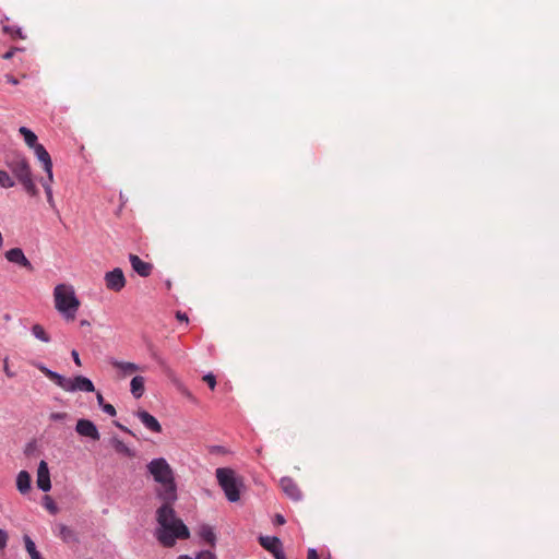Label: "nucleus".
Segmentation results:
<instances>
[{
    "mask_svg": "<svg viewBox=\"0 0 559 559\" xmlns=\"http://www.w3.org/2000/svg\"><path fill=\"white\" fill-rule=\"evenodd\" d=\"M64 391H67V392H75V391L94 392L95 386L88 378H86L84 376H76L74 378H68V382H67Z\"/></svg>",
    "mask_w": 559,
    "mask_h": 559,
    "instance_id": "423d86ee",
    "label": "nucleus"
},
{
    "mask_svg": "<svg viewBox=\"0 0 559 559\" xmlns=\"http://www.w3.org/2000/svg\"><path fill=\"white\" fill-rule=\"evenodd\" d=\"M110 443L117 453L129 457H132L134 455L133 451L120 439L112 438Z\"/></svg>",
    "mask_w": 559,
    "mask_h": 559,
    "instance_id": "6ab92c4d",
    "label": "nucleus"
},
{
    "mask_svg": "<svg viewBox=\"0 0 559 559\" xmlns=\"http://www.w3.org/2000/svg\"><path fill=\"white\" fill-rule=\"evenodd\" d=\"M216 478L225 492L226 498L230 502H236L240 499L239 488L242 483L236 477L233 469L226 467H219L216 469Z\"/></svg>",
    "mask_w": 559,
    "mask_h": 559,
    "instance_id": "39448f33",
    "label": "nucleus"
},
{
    "mask_svg": "<svg viewBox=\"0 0 559 559\" xmlns=\"http://www.w3.org/2000/svg\"><path fill=\"white\" fill-rule=\"evenodd\" d=\"M46 377L51 380L56 385H58L59 388H61L62 390L66 389V385H67V382H68V378L55 372V371H51L49 370L48 372H46Z\"/></svg>",
    "mask_w": 559,
    "mask_h": 559,
    "instance_id": "393cba45",
    "label": "nucleus"
},
{
    "mask_svg": "<svg viewBox=\"0 0 559 559\" xmlns=\"http://www.w3.org/2000/svg\"><path fill=\"white\" fill-rule=\"evenodd\" d=\"M203 381L207 383L211 390H214L216 386L215 376L212 373H207L203 377Z\"/></svg>",
    "mask_w": 559,
    "mask_h": 559,
    "instance_id": "2f4dec72",
    "label": "nucleus"
},
{
    "mask_svg": "<svg viewBox=\"0 0 559 559\" xmlns=\"http://www.w3.org/2000/svg\"><path fill=\"white\" fill-rule=\"evenodd\" d=\"M136 417L141 420V423L151 431L159 433L162 432V426L158 420L151 415L148 412L144 409H140L136 412Z\"/></svg>",
    "mask_w": 559,
    "mask_h": 559,
    "instance_id": "2eb2a0df",
    "label": "nucleus"
},
{
    "mask_svg": "<svg viewBox=\"0 0 559 559\" xmlns=\"http://www.w3.org/2000/svg\"><path fill=\"white\" fill-rule=\"evenodd\" d=\"M129 260L134 272L140 276L146 277L151 275L153 265L148 262H144L136 254H130Z\"/></svg>",
    "mask_w": 559,
    "mask_h": 559,
    "instance_id": "4468645a",
    "label": "nucleus"
},
{
    "mask_svg": "<svg viewBox=\"0 0 559 559\" xmlns=\"http://www.w3.org/2000/svg\"><path fill=\"white\" fill-rule=\"evenodd\" d=\"M97 402L99 405H102V406L104 405V397L100 393H97Z\"/></svg>",
    "mask_w": 559,
    "mask_h": 559,
    "instance_id": "a19ab883",
    "label": "nucleus"
},
{
    "mask_svg": "<svg viewBox=\"0 0 559 559\" xmlns=\"http://www.w3.org/2000/svg\"><path fill=\"white\" fill-rule=\"evenodd\" d=\"M13 53H14V52H13V50H10V51H8V52H5V53L3 55V58H4V59H10V58H12Z\"/></svg>",
    "mask_w": 559,
    "mask_h": 559,
    "instance_id": "37998d69",
    "label": "nucleus"
},
{
    "mask_svg": "<svg viewBox=\"0 0 559 559\" xmlns=\"http://www.w3.org/2000/svg\"><path fill=\"white\" fill-rule=\"evenodd\" d=\"M103 411L108 414L109 416L116 415V408L111 404H104Z\"/></svg>",
    "mask_w": 559,
    "mask_h": 559,
    "instance_id": "f704fd0d",
    "label": "nucleus"
},
{
    "mask_svg": "<svg viewBox=\"0 0 559 559\" xmlns=\"http://www.w3.org/2000/svg\"><path fill=\"white\" fill-rule=\"evenodd\" d=\"M32 334L43 343H49L51 341L50 335L39 323H36L32 326Z\"/></svg>",
    "mask_w": 559,
    "mask_h": 559,
    "instance_id": "412c9836",
    "label": "nucleus"
},
{
    "mask_svg": "<svg viewBox=\"0 0 559 559\" xmlns=\"http://www.w3.org/2000/svg\"><path fill=\"white\" fill-rule=\"evenodd\" d=\"M280 486L284 493L294 501L301 499V491L297 484L290 477H283L280 481Z\"/></svg>",
    "mask_w": 559,
    "mask_h": 559,
    "instance_id": "ddd939ff",
    "label": "nucleus"
},
{
    "mask_svg": "<svg viewBox=\"0 0 559 559\" xmlns=\"http://www.w3.org/2000/svg\"><path fill=\"white\" fill-rule=\"evenodd\" d=\"M37 487L43 491H49L51 488L50 473L46 461H40L37 468Z\"/></svg>",
    "mask_w": 559,
    "mask_h": 559,
    "instance_id": "f8f14e48",
    "label": "nucleus"
},
{
    "mask_svg": "<svg viewBox=\"0 0 559 559\" xmlns=\"http://www.w3.org/2000/svg\"><path fill=\"white\" fill-rule=\"evenodd\" d=\"M178 559H192V558L187 555H181L178 557Z\"/></svg>",
    "mask_w": 559,
    "mask_h": 559,
    "instance_id": "49530a36",
    "label": "nucleus"
},
{
    "mask_svg": "<svg viewBox=\"0 0 559 559\" xmlns=\"http://www.w3.org/2000/svg\"><path fill=\"white\" fill-rule=\"evenodd\" d=\"M68 418V414L64 412H55L49 415V419L52 421H61Z\"/></svg>",
    "mask_w": 559,
    "mask_h": 559,
    "instance_id": "7c9ffc66",
    "label": "nucleus"
},
{
    "mask_svg": "<svg viewBox=\"0 0 559 559\" xmlns=\"http://www.w3.org/2000/svg\"><path fill=\"white\" fill-rule=\"evenodd\" d=\"M115 425H116L119 429H121L122 431L128 432V433H130V435H133V433H132V431H131L130 429H128L127 427H124L123 425H121V424H119V423H115Z\"/></svg>",
    "mask_w": 559,
    "mask_h": 559,
    "instance_id": "ea45409f",
    "label": "nucleus"
},
{
    "mask_svg": "<svg viewBox=\"0 0 559 559\" xmlns=\"http://www.w3.org/2000/svg\"><path fill=\"white\" fill-rule=\"evenodd\" d=\"M112 367L121 372V377L130 376L136 371L142 370L140 366L134 362L114 360Z\"/></svg>",
    "mask_w": 559,
    "mask_h": 559,
    "instance_id": "dca6fc26",
    "label": "nucleus"
},
{
    "mask_svg": "<svg viewBox=\"0 0 559 559\" xmlns=\"http://www.w3.org/2000/svg\"><path fill=\"white\" fill-rule=\"evenodd\" d=\"M71 356H72L73 361L75 362V365H76V366H79V367H81V366H82V362H81V359H80L79 353H78L76 350H72Z\"/></svg>",
    "mask_w": 559,
    "mask_h": 559,
    "instance_id": "c9c22d12",
    "label": "nucleus"
},
{
    "mask_svg": "<svg viewBox=\"0 0 559 559\" xmlns=\"http://www.w3.org/2000/svg\"><path fill=\"white\" fill-rule=\"evenodd\" d=\"M75 431L81 437H86L93 441H98L100 439V433L96 425L90 419H79L76 421Z\"/></svg>",
    "mask_w": 559,
    "mask_h": 559,
    "instance_id": "6e6552de",
    "label": "nucleus"
},
{
    "mask_svg": "<svg viewBox=\"0 0 559 559\" xmlns=\"http://www.w3.org/2000/svg\"><path fill=\"white\" fill-rule=\"evenodd\" d=\"M8 82L12 84H17V80H15L13 76H8Z\"/></svg>",
    "mask_w": 559,
    "mask_h": 559,
    "instance_id": "c03bdc74",
    "label": "nucleus"
},
{
    "mask_svg": "<svg viewBox=\"0 0 559 559\" xmlns=\"http://www.w3.org/2000/svg\"><path fill=\"white\" fill-rule=\"evenodd\" d=\"M38 369L46 376V372H48L50 369H48L47 367L40 365L38 366Z\"/></svg>",
    "mask_w": 559,
    "mask_h": 559,
    "instance_id": "79ce46f5",
    "label": "nucleus"
},
{
    "mask_svg": "<svg viewBox=\"0 0 559 559\" xmlns=\"http://www.w3.org/2000/svg\"><path fill=\"white\" fill-rule=\"evenodd\" d=\"M147 469L160 487L157 496L163 502H175L177 500V487L174 473L165 459H154L147 464Z\"/></svg>",
    "mask_w": 559,
    "mask_h": 559,
    "instance_id": "f03ea898",
    "label": "nucleus"
},
{
    "mask_svg": "<svg viewBox=\"0 0 559 559\" xmlns=\"http://www.w3.org/2000/svg\"><path fill=\"white\" fill-rule=\"evenodd\" d=\"M3 32L11 35L12 37H20V38H23L22 36V31L20 28H16L15 26H8V25H4L3 26Z\"/></svg>",
    "mask_w": 559,
    "mask_h": 559,
    "instance_id": "c85d7f7f",
    "label": "nucleus"
},
{
    "mask_svg": "<svg viewBox=\"0 0 559 559\" xmlns=\"http://www.w3.org/2000/svg\"><path fill=\"white\" fill-rule=\"evenodd\" d=\"M106 287L114 292H120L126 286V277L121 269L117 267L105 275Z\"/></svg>",
    "mask_w": 559,
    "mask_h": 559,
    "instance_id": "1a4fd4ad",
    "label": "nucleus"
},
{
    "mask_svg": "<svg viewBox=\"0 0 559 559\" xmlns=\"http://www.w3.org/2000/svg\"><path fill=\"white\" fill-rule=\"evenodd\" d=\"M259 543L265 550L271 552L275 559H286L283 551V545L280 538L271 536H260Z\"/></svg>",
    "mask_w": 559,
    "mask_h": 559,
    "instance_id": "0eeeda50",
    "label": "nucleus"
},
{
    "mask_svg": "<svg viewBox=\"0 0 559 559\" xmlns=\"http://www.w3.org/2000/svg\"><path fill=\"white\" fill-rule=\"evenodd\" d=\"M16 487L21 493H26L31 489V475L26 471H21L16 477Z\"/></svg>",
    "mask_w": 559,
    "mask_h": 559,
    "instance_id": "f3484780",
    "label": "nucleus"
},
{
    "mask_svg": "<svg viewBox=\"0 0 559 559\" xmlns=\"http://www.w3.org/2000/svg\"><path fill=\"white\" fill-rule=\"evenodd\" d=\"M46 377L51 380L56 385H58L59 388H61L62 390L66 389V385H67V382H68V378L55 372V371H51L49 370L48 372H46Z\"/></svg>",
    "mask_w": 559,
    "mask_h": 559,
    "instance_id": "a878e982",
    "label": "nucleus"
},
{
    "mask_svg": "<svg viewBox=\"0 0 559 559\" xmlns=\"http://www.w3.org/2000/svg\"><path fill=\"white\" fill-rule=\"evenodd\" d=\"M202 539H204L206 543H209L211 546L215 545L216 542V535L213 532L212 527L204 525L200 528L199 532Z\"/></svg>",
    "mask_w": 559,
    "mask_h": 559,
    "instance_id": "b1692460",
    "label": "nucleus"
},
{
    "mask_svg": "<svg viewBox=\"0 0 559 559\" xmlns=\"http://www.w3.org/2000/svg\"><path fill=\"white\" fill-rule=\"evenodd\" d=\"M8 543V534L0 528V549H3Z\"/></svg>",
    "mask_w": 559,
    "mask_h": 559,
    "instance_id": "72a5a7b5",
    "label": "nucleus"
},
{
    "mask_svg": "<svg viewBox=\"0 0 559 559\" xmlns=\"http://www.w3.org/2000/svg\"><path fill=\"white\" fill-rule=\"evenodd\" d=\"M144 378L141 376H135L132 378L130 383L131 393L135 399H140L145 391L144 388Z\"/></svg>",
    "mask_w": 559,
    "mask_h": 559,
    "instance_id": "a211bd4d",
    "label": "nucleus"
},
{
    "mask_svg": "<svg viewBox=\"0 0 559 559\" xmlns=\"http://www.w3.org/2000/svg\"><path fill=\"white\" fill-rule=\"evenodd\" d=\"M25 549L28 552L31 559H44L40 552L36 549L35 543L28 535L24 536Z\"/></svg>",
    "mask_w": 559,
    "mask_h": 559,
    "instance_id": "5701e85b",
    "label": "nucleus"
},
{
    "mask_svg": "<svg viewBox=\"0 0 559 559\" xmlns=\"http://www.w3.org/2000/svg\"><path fill=\"white\" fill-rule=\"evenodd\" d=\"M40 183L45 190V193H46V197H47V202L49 204V206L51 209H55L56 207V203H55V200H53V195H52V188H51V183L52 181L49 180V177L47 176V178H43L40 179Z\"/></svg>",
    "mask_w": 559,
    "mask_h": 559,
    "instance_id": "4be33fe9",
    "label": "nucleus"
},
{
    "mask_svg": "<svg viewBox=\"0 0 559 559\" xmlns=\"http://www.w3.org/2000/svg\"><path fill=\"white\" fill-rule=\"evenodd\" d=\"M197 559H216V555L210 550L200 551Z\"/></svg>",
    "mask_w": 559,
    "mask_h": 559,
    "instance_id": "473e14b6",
    "label": "nucleus"
},
{
    "mask_svg": "<svg viewBox=\"0 0 559 559\" xmlns=\"http://www.w3.org/2000/svg\"><path fill=\"white\" fill-rule=\"evenodd\" d=\"M0 186L9 189L15 186V179L5 170H0Z\"/></svg>",
    "mask_w": 559,
    "mask_h": 559,
    "instance_id": "cd10ccee",
    "label": "nucleus"
},
{
    "mask_svg": "<svg viewBox=\"0 0 559 559\" xmlns=\"http://www.w3.org/2000/svg\"><path fill=\"white\" fill-rule=\"evenodd\" d=\"M19 132L23 135L24 141L27 144V146L34 148L36 145L39 144V143H37V135L33 131H31L28 128L21 127L19 129Z\"/></svg>",
    "mask_w": 559,
    "mask_h": 559,
    "instance_id": "aec40b11",
    "label": "nucleus"
},
{
    "mask_svg": "<svg viewBox=\"0 0 559 559\" xmlns=\"http://www.w3.org/2000/svg\"><path fill=\"white\" fill-rule=\"evenodd\" d=\"M174 502H163L156 511V520L158 527L155 536L164 547H173L176 539H187L190 536L188 527L185 523L176 518L175 510L171 504Z\"/></svg>",
    "mask_w": 559,
    "mask_h": 559,
    "instance_id": "f257e3e1",
    "label": "nucleus"
},
{
    "mask_svg": "<svg viewBox=\"0 0 559 559\" xmlns=\"http://www.w3.org/2000/svg\"><path fill=\"white\" fill-rule=\"evenodd\" d=\"M4 163L25 192L31 197H37L39 190L33 179L27 158L21 153L13 152L5 155Z\"/></svg>",
    "mask_w": 559,
    "mask_h": 559,
    "instance_id": "7ed1b4c3",
    "label": "nucleus"
},
{
    "mask_svg": "<svg viewBox=\"0 0 559 559\" xmlns=\"http://www.w3.org/2000/svg\"><path fill=\"white\" fill-rule=\"evenodd\" d=\"M33 150L37 159L43 164L44 170L48 175L49 180L53 181L52 160L49 153L41 144L36 145Z\"/></svg>",
    "mask_w": 559,
    "mask_h": 559,
    "instance_id": "9b49d317",
    "label": "nucleus"
},
{
    "mask_svg": "<svg viewBox=\"0 0 559 559\" xmlns=\"http://www.w3.org/2000/svg\"><path fill=\"white\" fill-rule=\"evenodd\" d=\"M4 257L11 263L17 264L28 271L34 270L31 261L25 257L21 248H12L5 251Z\"/></svg>",
    "mask_w": 559,
    "mask_h": 559,
    "instance_id": "9d476101",
    "label": "nucleus"
},
{
    "mask_svg": "<svg viewBox=\"0 0 559 559\" xmlns=\"http://www.w3.org/2000/svg\"><path fill=\"white\" fill-rule=\"evenodd\" d=\"M44 500H45V507H46V509H47L50 513H52V514L57 513L58 508H57L56 503L52 501V499H51L49 496H46V497L44 498Z\"/></svg>",
    "mask_w": 559,
    "mask_h": 559,
    "instance_id": "c756f323",
    "label": "nucleus"
},
{
    "mask_svg": "<svg viewBox=\"0 0 559 559\" xmlns=\"http://www.w3.org/2000/svg\"><path fill=\"white\" fill-rule=\"evenodd\" d=\"M55 307L67 320H74L80 307L73 286L59 284L53 289Z\"/></svg>",
    "mask_w": 559,
    "mask_h": 559,
    "instance_id": "20e7f679",
    "label": "nucleus"
},
{
    "mask_svg": "<svg viewBox=\"0 0 559 559\" xmlns=\"http://www.w3.org/2000/svg\"><path fill=\"white\" fill-rule=\"evenodd\" d=\"M59 536L67 543L75 540L74 532L67 525H58Z\"/></svg>",
    "mask_w": 559,
    "mask_h": 559,
    "instance_id": "bb28decb",
    "label": "nucleus"
},
{
    "mask_svg": "<svg viewBox=\"0 0 559 559\" xmlns=\"http://www.w3.org/2000/svg\"><path fill=\"white\" fill-rule=\"evenodd\" d=\"M285 522L286 521H285V519H284V516L282 514H276L275 515V524L283 525V524H285Z\"/></svg>",
    "mask_w": 559,
    "mask_h": 559,
    "instance_id": "58836bf2",
    "label": "nucleus"
},
{
    "mask_svg": "<svg viewBox=\"0 0 559 559\" xmlns=\"http://www.w3.org/2000/svg\"><path fill=\"white\" fill-rule=\"evenodd\" d=\"M81 326H88L90 325V322L87 320H82L80 322Z\"/></svg>",
    "mask_w": 559,
    "mask_h": 559,
    "instance_id": "a18cd8bd",
    "label": "nucleus"
},
{
    "mask_svg": "<svg viewBox=\"0 0 559 559\" xmlns=\"http://www.w3.org/2000/svg\"><path fill=\"white\" fill-rule=\"evenodd\" d=\"M307 559H319L316 549L308 550Z\"/></svg>",
    "mask_w": 559,
    "mask_h": 559,
    "instance_id": "4c0bfd02",
    "label": "nucleus"
},
{
    "mask_svg": "<svg viewBox=\"0 0 559 559\" xmlns=\"http://www.w3.org/2000/svg\"><path fill=\"white\" fill-rule=\"evenodd\" d=\"M176 318H177L179 321H181V322H186V323H188V320H189V319H188V316H187L186 313H183V312H180V311H178V312L176 313Z\"/></svg>",
    "mask_w": 559,
    "mask_h": 559,
    "instance_id": "e433bc0d",
    "label": "nucleus"
}]
</instances>
